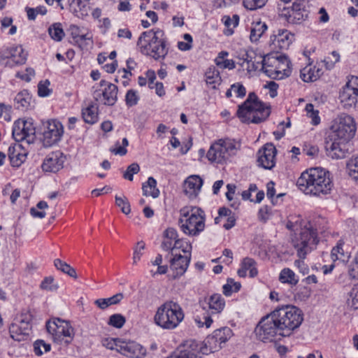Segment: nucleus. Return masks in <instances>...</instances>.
Listing matches in <instances>:
<instances>
[{"instance_id": "1", "label": "nucleus", "mask_w": 358, "mask_h": 358, "mask_svg": "<svg viewBox=\"0 0 358 358\" xmlns=\"http://www.w3.org/2000/svg\"><path fill=\"white\" fill-rule=\"evenodd\" d=\"M296 185L304 194L315 196L327 195L333 187L330 173L320 167L303 171L298 178Z\"/></svg>"}, {"instance_id": "2", "label": "nucleus", "mask_w": 358, "mask_h": 358, "mask_svg": "<svg viewBox=\"0 0 358 358\" xmlns=\"http://www.w3.org/2000/svg\"><path fill=\"white\" fill-rule=\"evenodd\" d=\"M137 45L142 54L155 60L164 59L169 50L165 33L159 28L143 31L138 38Z\"/></svg>"}, {"instance_id": "3", "label": "nucleus", "mask_w": 358, "mask_h": 358, "mask_svg": "<svg viewBox=\"0 0 358 358\" xmlns=\"http://www.w3.org/2000/svg\"><path fill=\"white\" fill-rule=\"evenodd\" d=\"M178 225L188 236H198L206 227L205 212L197 206H185L180 210Z\"/></svg>"}, {"instance_id": "4", "label": "nucleus", "mask_w": 358, "mask_h": 358, "mask_svg": "<svg viewBox=\"0 0 358 358\" xmlns=\"http://www.w3.org/2000/svg\"><path fill=\"white\" fill-rule=\"evenodd\" d=\"M270 114V105L259 101L255 94L252 93L237 110V115L241 120L248 123H260L265 121Z\"/></svg>"}, {"instance_id": "5", "label": "nucleus", "mask_w": 358, "mask_h": 358, "mask_svg": "<svg viewBox=\"0 0 358 358\" xmlns=\"http://www.w3.org/2000/svg\"><path fill=\"white\" fill-rule=\"evenodd\" d=\"M272 313L278 322L283 337L292 334L303 321L302 310L294 306H282L275 308Z\"/></svg>"}, {"instance_id": "6", "label": "nucleus", "mask_w": 358, "mask_h": 358, "mask_svg": "<svg viewBox=\"0 0 358 358\" xmlns=\"http://www.w3.org/2000/svg\"><path fill=\"white\" fill-rule=\"evenodd\" d=\"M184 317V312L178 303L166 301L157 308L154 322L163 329L172 330L178 327Z\"/></svg>"}, {"instance_id": "7", "label": "nucleus", "mask_w": 358, "mask_h": 358, "mask_svg": "<svg viewBox=\"0 0 358 358\" xmlns=\"http://www.w3.org/2000/svg\"><path fill=\"white\" fill-rule=\"evenodd\" d=\"M319 243L316 229L310 222L304 223L299 234H295L292 238V245L296 251L297 256L305 259L306 255L315 248Z\"/></svg>"}, {"instance_id": "8", "label": "nucleus", "mask_w": 358, "mask_h": 358, "mask_svg": "<svg viewBox=\"0 0 358 358\" xmlns=\"http://www.w3.org/2000/svg\"><path fill=\"white\" fill-rule=\"evenodd\" d=\"M240 145L234 139H219L213 143L206 155L211 163L224 164L239 150Z\"/></svg>"}, {"instance_id": "9", "label": "nucleus", "mask_w": 358, "mask_h": 358, "mask_svg": "<svg viewBox=\"0 0 358 358\" xmlns=\"http://www.w3.org/2000/svg\"><path fill=\"white\" fill-rule=\"evenodd\" d=\"M356 129L354 118L348 114L342 113L334 120L331 127L329 138L348 141L355 134Z\"/></svg>"}, {"instance_id": "10", "label": "nucleus", "mask_w": 358, "mask_h": 358, "mask_svg": "<svg viewBox=\"0 0 358 358\" xmlns=\"http://www.w3.org/2000/svg\"><path fill=\"white\" fill-rule=\"evenodd\" d=\"M271 312L264 317L255 328V333L259 340L262 342L274 341L277 336H282L277 320Z\"/></svg>"}, {"instance_id": "11", "label": "nucleus", "mask_w": 358, "mask_h": 358, "mask_svg": "<svg viewBox=\"0 0 358 358\" xmlns=\"http://www.w3.org/2000/svg\"><path fill=\"white\" fill-rule=\"evenodd\" d=\"M307 3L308 2L306 0H296L292 6H283L282 7V4L280 3L278 4V9L280 11V15L289 23H300L308 17Z\"/></svg>"}, {"instance_id": "12", "label": "nucleus", "mask_w": 358, "mask_h": 358, "mask_svg": "<svg viewBox=\"0 0 358 358\" xmlns=\"http://www.w3.org/2000/svg\"><path fill=\"white\" fill-rule=\"evenodd\" d=\"M338 99L345 109L356 106L358 101V77H348V82L340 90Z\"/></svg>"}, {"instance_id": "13", "label": "nucleus", "mask_w": 358, "mask_h": 358, "mask_svg": "<svg viewBox=\"0 0 358 358\" xmlns=\"http://www.w3.org/2000/svg\"><path fill=\"white\" fill-rule=\"evenodd\" d=\"M42 132V143L45 148L51 147L57 144L64 134L62 124L56 120H48L43 123Z\"/></svg>"}, {"instance_id": "14", "label": "nucleus", "mask_w": 358, "mask_h": 358, "mask_svg": "<svg viewBox=\"0 0 358 358\" xmlns=\"http://www.w3.org/2000/svg\"><path fill=\"white\" fill-rule=\"evenodd\" d=\"M269 64L266 74L273 79H283L291 73V62L285 55L271 57Z\"/></svg>"}, {"instance_id": "15", "label": "nucleus", "mask_w": 358, "mask_h": 358, "mask_svg": "<svg viewBox=\"0 0 358 358\" xmlns=\"http://www.w3.org/2000/svg\"><path fill=\"white\" fill-rule=\"evenodd\" d=\"M99 85L101 89L94 91V98L104 105L113 106L117 99V87L106 80H101Z\"/></svg>"}, {"instance_id": "16", "label": "nucleus", "mask_w": 358, "mask_h": 358, "mask_svg": "<svg viewBox=\"0 0 358 358\" xmlns=\"http://www.w3.org/2000/svg\"><path fill=\"white\" fill-rule=\"evenodd\" d=\"M30 321V315H22L20 319L17 320L10 326L9 332L10 336L16 341L23 340L24 336L29 334L31 328Z\"/></svg>"}, {"instance_id": "17", "label": "nucleus", "mask_w": 358, "mask_h": 358, "mask_svg": "<svg viewBox=\"0 0 358 358\" xmlns=\"http://www.w3.org/2000/svg\"><path fill=\"white\" fill-rule=\"evenodd\" d=\"M294 41V35L287 29L273 31L270 37L269 45L273 50H287Z\"/></svg>"}, {"instance_id": "18", "label": "nucleus", "mask_w": 358, "mask_h": 358, "mask_svg": "<svg viewBox=\"0 0 358 358\" xmlns=\"http://www.w3.org/2000/svg\"><path fill=\"white\" fill-rule=\"evenodd\" d=\"M277 150L273 143H266L257 152V164L265 169L271 170L275 165Z\"/></svg>"}, {"instance_id": "19", "label": "nucleus", "mask_w": 358, "mask_h": 358, "mask_svg": "<svg viewBox=\"0 0 358 358\" xmlns=\"http://www.w3.org/2000/svg\"><path fill=\"white\" fill-rule=\"evenodd\" d=\"M35 129L30 122L17 120L13 127V136L17 141H26L31 143L34 139Z\"/></svg>"}, {"instance_id": "20", "label": "nucleus", "mask_w": 358, "mask_h": 358, "mask_svg": "<svg viewBox=\"0 0 358 358\" xmlns=\"http://www.w3.org/2000/svg\"><path fill=\"white\" fill-rule=\"evenodd\" d=\"M232 336V330L228 327L216 329L211 336L206 338V345L212 350L217 351L221 348V344L226 343Z\"/></svg>"}, {"instance_id": "21", "label": "nucleus", "mask_w": 358, "mask_h": 358, "mask_svg": "<svg viewBox=\"0 0 358 358\" xmlns=\"http://www.w3.org/2000/svg\"><path fill=\"white\" fill-rule=\"evenodd\" d=\"M67 322L59 318H54L46 323L48 332L52 335V339L56 343H60L67 336Z\"/></svg>"}, {"instance_id": "22", "label": "nucleus", "mask_w": 358, "mask_h": 358, "mask_svg": "<svg viewBox=\"0 0 358 358\" xmlns=\"http://www.w3.org/2000/svg\"><path fill=\"white\" fill-rule=\"evenodd\" d=\"M65 159L66 156L59 150L53 152L45 157L41 168L45 172H57L63 168Z\"/></svg>"}, {"instance_id": "23", "label": "nucleus", "mask_w": 358, "mask_h": 358, "mask_svg": "<svg viewBox=\"0 0 358 358\" xmlns=\"http://www.w3.org/2000/svg\"><path fill=\"white\" fill-rule=\"evenodd\" d=\"M118 352L130 358H141L145 355L146 350L142 345L134 341L122 340Z\"/></svg>"}, {"instance_id": "24", "label": "nucleus", "mask_w": 358, "mask_h": 358, "mask_svg": "<svg viewBox=\"0 0 358 358\" xmlns=\"http://www.w3.org/2000/svg\"><path fill=\"white\" fill-rule=\"evenodd\" d=\"M170 260V268L173 271V278L182 275L187 271L191 260V255H174Z\"/></svg>"}, {"instance_id": "25", "label": "nucleus", "mask_w": 358, "mask_h": 358, "mask_svg": "<svg viewBox=\"0 0 358 358\" xmlns=\"http://www.w3.org/2000/svg\"><path fill=\"white\" fill-rule=\"evenodd\" d=\"M203 185L202 179L198 176L188 177L184 184V192L189 199H194L197 197Z\"/></svg>"}, {"instance_id": "26", "label": "nucleus", "mask_w": 358, "mask_h": 358, "mask_svg": "<svg viewBox=\"0 0 358 358\" xmlns=\"http://www.w3.org/2000/svg\"><path fill=\"white\" fill-rule=\"evenodd\" d=\"M201 348L193 341L187 342L184 349L174 352L167 358H200Z\"/></svg>"}, {"instance_id": "27", "label": "nucleus", "mask_w": 358, "mask_h": 358, "mask_svg": "<svg viewBox=\"0 0 358 358\" xmlns=\"http://www.w3.org/2000/svg\"><path fill=\"white\" fill-rule=\"evenodd\" d=\"M206 306H203V309H208L211 314H217L221 313L224 306L225 301L220 294H214L204 299Z\"/></svg>"}, {"instance_id": "28", "label": "nucleus", "mask_w": 358, "mask_h": 358, "mask_svg": "<svg viewBox=\"0 0 358 358\" xmlns=\"http://www.w3.org/2000/svg\"><path fill=\"white\" fill-rule=\"evenodd\" d=\"M331 143H327V150L330 152L332 158L343 159L347 153L346 143L348 141H343L339 139H331Z\"/></svg>"}, {"instance_id": "29", "label": "nucleus", "mask_w": 358, "mask_h": 358, "mask_svg": "<svg viewBox=\"0 0 358 358\" xmlns=\"http://www.w3.org/2000/svg\"><path fill=\"white\" fill-rule=\"evenodd\" d=\"M178 238V234L176 229L172 227L167 228L163 232L161 244L162 248L165 251H171V255H173L174 243Z\"/></svg>"}, {"instance_id": "30", "label": "nucleus", "mask_w": 358, "mask_h": 358, "mask_svg": "<svg viewBox=\"0 0 358 358\" xmlns=\"http://www.w3.org/2000/svg\"><path fill=\"white\" fill-rule=\"evenodd\" d=\"M322 74V68L319 65H309L301 70L300 77L304 82H313L320 78Z\"/></svg>"}, {"instance_id": "31", "label": "nucleus", "mask_w": 358, "mask_h": 358, "mask_svg": "<svg viewBox=\"0 0 358 358\" xmlns=\"http://www.w3.org/2000/svg\"><path fill=\"white\" fill-rule=\"evenodd\" d=\"M266 24L262 21L253 22L250 26V40L252 43H257L267 30Z\"/></svg>"}, {"instance_id": "32", "label": "nucleus", "mask_w": 358, "mask_h": 358, "mask_svg": "<svg viewBox=\"0 0 358 358\" xmlns=\"http://www.w3.org/2000/svg\"><path fill=\"white\" fill-rule=\"evenodd\" d=\"M82 116L86 123L93 124L99 120L98 106L96 103H90L82 110Z\"/></svg>"}, {"instance_id": "33", "label": "nucleus", "mask_w": 358, "mask_h": 358, "mask_svg": "<svg viewBox=\"0 0 358 358\" xmlns=\"http://www.w3.org/2000/svg\"><path fill=\"white\" fill-rule=\"evenodd\" d=\"M344 243L340 240L336 246H334L331 252V259L335 262L340 261L342 262H348L350 258V253L343 249Z\"/></svg>"}, {"instance_id": "34", "label": "nucleus", "mask_w": 358, "mask_h": 358, "mask_svg": "<svg viewBox=\"0 0 358 358\" xmlns=\"http://www.w3.org/2000/svg\"><path fill=\"white\" fill-rule=\"evenodd\" d=\"M270 59L271 57H262L255 54L251 66H246V69L248 72L262 70L266 73V71L269 67Z\"/></svg>"}, {"instance_id": "35", "label": "nucleus", "mask_w": 358, "mask_h": 358, "mask_svg": "<svg viewBox=\"0 0 358 358\" xmlns=\"http://www.w3.org/2000/svg\"><path fill=\"white\" fill-rule=\"evenodd\" d=\"M206 82L213 89H216L222 82L220 71L215 66L209 67L205 73Z\"/></svg>"}, {"instance_id": "36", "label": "nucleus", "mask_w": 358, "mask_h": 358, "mask_svg": "<svg viewBox=\"0 0 358 358\" xmlns=\"http://www.w3.org/2000/svg\"><path fill=\"white\" fill-rule=\"evenodd\" d=\"M4 55L6 57H10V62L17 65L24 64L27 59L26 54L24 53L23 49L20 46L12 48Z\"/></svg>"}, {"instance_id": "37", "label": "nucleus", "mask_w": 358, "mask_h": 358, "mask_svg": "<svg viewBox=\"0 0 358 358\" xmlns=\"http://www.w3.org/2000/svg\"><path fill=\"white\" fill-rule=\"evenodd\" d=\"M229 52L227 51H221L214 59L215 64L222 69L232 70L235 69L236 64L233 59H228Z\"/></svg>"}, {"instance_id": "38", "label": "nucleus", "mask_w": 358, "mask_h": 358, "mask_svg": "<svg viewBox=\"0 0 358 358\" xmlns=\"http://www.w3.org/2000/svg\"><path fill=\"white\" fill-rule=\"evenodd\" d=\"M15 107L17 109L25 110L29 108L31 101V96L27 90L20 92L15 97Z\"/></svg>"}, {"instance_id": "39", "label": "nucleus", "mask_w": 358, "mask_h": 358, "mask_svg": "<svg viewBox=\"0 0 358 358\" xmlns=\"http://www.w3.org/2000/svg\"><path fill=\"white\" fill-rule=\"evenodd\" d=\"M123 298L124 296L122 293H117L109 298L98 299L94 301V304L100 309L104 310L110 306L119 303Z\"/></svg>"}, {"instance_id": "40", "label": "nucleus", "mask_w": 358, "mask_h": 358, "mask_svg": "<svg viewBox=\"0 0 358 358\" xmlns=\"http://www.w3.org/2000/svg\"><path fill=\"white\" fill-rule=\"evenodd\" d=\"M142 189L145 196H151L157 198L159 195V190L157 188V181L152 177H149L147 182L143 184Z\"/></svg>"}, {"instance_id": "41", "label": "nucleus", "mask_w": 358, "mask_h": 358, "mask_svg": "<svg viewBox=\"0 0 358 358\" xmlns=\"http://www.w3.org/2000/svg\"><path fill=\"white\" fill-rule=\"evenodd\" d=\"M222 22L226 27L224 34L226 36H231L234 34V28L238 25L239 16L234 15L232 17H230L229 16L224 15L222 18Z\"/></svg>"}, {"instance_id": "42", "label": "nucleus", "mask_w": 358, "mask_h": 358, "mask_svg": "<svg viewBox=\"0 0 358 358\" xmlns=\"http://www.w3.org/2000/svg\"><path fill=\"white\" fill-rule=\"evenodd\" d=\"M279 280L283 283H288L291 285H296L299 282L294 271L289 268H283L280 271Z\"/></svg>"}, {"instance_id": "43", "label": "nucleus", "mask_w": 358, "mask_h": 358, "mask_svg": "<svg viewBox=\"0 0 358 358\" xmlns=\"http://www.w3.org/2000/svg\"><path fill=\"white\" fill-rule=\"evenodd\" d=\"M48 34L52 39L60 41L65 36V33L60 23H55L48 28Z\"/></svg>"}, {"instance_id": "44", "label": "nucleus", "mask_w": 358, "mask_h": 358, "mask_svg": "<svg viewBox=\"0 0 358 358\" xmlns=\"http://www.w3.org/2000/svg\"><path fill=\"white\" fill-rule=\"evenodd\" d=\"M303 221L300 215H290L286 223V227L290 231H295L301 229Z\"/></svg>"}, {"instance_id": "45", "label": "nucleus", "mask_w": 358, "mask_h": 358, "mask_svg": "<svg viewBox=\"0 0 358 358\" xmlns=\"http://www.w3.org/2000/svg\"><path fill=\"white\" fill-rule=\"evenodd\" d=\"M241 287L240 282H235L232 278H228L227 283L222 287L223 294L227 296H229L232 293L238 292Z\"/></svg>"}, {"instance_id": "46", "label": "nucleus", "mask_w": 358, "mask_h": 358, "mask_svg": "<svg viewBox=\"0 0 358 358\" xmlns=\"http://www.w3.org/2000/svg\"><path fill=\"white\" fill-rule=\"evenodd\" d=\"M192 248L191 243L185 238H178L175 241L174 250L177 249L181 250L185 254V255H191Z\"/></svg>"}, {"instance_id": "47", "label": "nucleus", "mask_w": 358, "mask_h": 358, "mask_svg": "<svg viewBox=\"0 0 358 358\" xmlns=\"http://www.w3.org/2000/svg\"><path fill=\"white\" fill-rule=\"evenodd\" d=\"M350 176L358 182V155L353 156L347 164Z\"/></svg>"}, {"instance_id": "48", "label": "nucleus", "mask_w": 358, "mask_h": 358, "mask_svg": "<svg viewBox=\"0 0 358 358\" xmlns=\"http://www.w3.org/2000/svg\"><path fill=\"white\" fill-rule=\"evenodd\" d=\"M8 158L10 162V164L13 167H18L20 166L22 163L25 159V155H22L19 152H16V151L13 149V150H11L10 148L8 150Z\"/></svg>"}, {"instance_id": "49", "label": "nucleus", "mask_w": 358, "mask_h": 358, "mask_svg": "<svg viewBox=\"0 0 358 358\" xmlns=\"http://www.w3.org/2000/svg\"><path fill=\"white\" fill-rule=\"evenodd\" d=\"M340 61V55L336 51H332L328 56H327L322 62L324 63L326 69L331 70L334 67V65Z\"/></svg>"}, {"instance_id": "50", "label": "nucleus", "mask_w": 358, "mask_h": 358, "mask_svg": "<svg viewBox=\"0 0 358 358\" xmlns=\"http://www.w3.org/2000/svg\"><path fill=\"white\" fill-rule=\"evenodd\" d=\"M307 116L311 119V123L313 125H317L320 122L319 111L314 110V106L312 103H308L306 106Z\"/></svg>"}, {"instance_id": "51", "label": "nucleus", "mask_w": 358, "mask_h": 358, "mask_svg": "<svg viewBox=\"0 0 358 358\" xmlns=\"http://www.w3.org/2000/svg\"><path fill=\"white\" fill-rule=\"evenodd\" d=\"M242 263L243 266L245 268L247 271H249L251 278H254L257 275L258 271L256 267V262L254 259L247 257L243 259Z\"/></svg>"}, {"instance_id": "52", "label": "nucleus", "mask_w": 358, "mask_h": 358, "mask_svg": "<svg viewBox=\"0 0 358 358\" xmlns=\"http://www.w3.org/2000/svg\"><path fill=\"white\" fill-rule=\"evenodd\" d=\"M115 204L121 208L123 213L128 215L131 212L130 203L127 198L124 196H115Z\"/></svg>"}, {"instance_id": "53", "label": "nucleus", "mask_w": 358, "mask_h": 358, "mask_svg": "<svg viewBox=\"0 0 358 358\" xmlns=\"http://www.w3.org/2000/svg\"><path fill=\"white\" fill-rule=\"evenodd\" d=\"M268 0H243V4L244 7L250 10H255L263 8Z\"/></svg>"}, {"instance_id": "54", "label": "nucleus", "mask_w": 358, "mask_h": 358, "mask_svg": "<svg viewBox=\"0 0 358 358\" xmlns=\"http://www.w3.org/2000/svg\"><path fill=\"white\" fill-rule=\"evenodd\" d=\"M50 345L46 343L43 340H37L34 343V351L38 356H41L43 352H47L50 350Z\"/></svg>"}, {"instance_id": "55", "label": "nucleus", "mask_w": 358, "mask_h": 358, "mask_svg": "<svg viewBox=\"0 0 358 358\" xmlns=\"http://www.w3.org/2000/svg\"><path fill=\"white\" fill-rule=\"evenodd\" d=\"M128 145L129 142L127 138H124L122 141V145L120 144L119 141L116 142L115 145V147L110 148V151L115 155L123 156L127 152L126 147L128 146Z\"/></svg>"}, {"instance_id": "56", "label": "nucleus", "mask_w": 358, "mask_h": 358, "mask_svg": "<svg viewBox=\"0 0 358 358\" xmlns=\"http://www.w3.org/2000/svg\"><path fill=\"white\" fill-rule=\"evenodd\" d=\"M71 34L76 42L89 39L85 31L76 25H71L69 29Z\"/></svg>"}, {"instance_id": "57", "label": "nucleus", "mask_w": 358, "mask_h": 358, "mask_svg": "<svg viewBox=\"0 0 358 358\" xmlns=\"http://www.w3.org/2000/svg\"><path fill=\"white\" fill-rule=\"evenodd\" d=\"M139 99V96L136 91L134 90H129L125 96L126 105L128 107L136 106L138 103Z\"/></svg>"}, {"instance_id": "58", "label": "nucleus", "mask_w": 358, "mask_h": 358, "mask_svg": "<svg viewBox=\"0 0 358 358\" xmlns=\"http://www.w3.org/2000/svg\"><path fill=\"white\" fill-rule=\"evenodd\" d=\"M50 82L48 80H45L39 82L38 84V94L41 97H45L49 96L52 90L49 88Z\"/></svg>"}, {"instance_id": "59", "label": "nucleus", "mask_w": 358, "mask_h": 358, "mask_svg": "<svg viewBox=\"0 0 358 358\" xmlns=\"http://www.w3.org/2000/svg\"><path fill=\"white\" fill-rule=\"evenodd\" d=\"M126 322L125 317L121 314L112 315L108 320V324L115 328H121Z\"/></svg>"}, {"instance_id": "60", "label": "nucleus", "mask_w": 358, "mask_h": 358, "mask_svg": "<svg viewBox=\"0 0 358 358\" xmlns=\"http://www.w3.org/2000/svg\"><path fill=\"white\" fill-rule=\"evenodd\" d=\"M121 339L105 338L102 339V345L109 350H115L118 352L119 345H120Z\"/></svg>"}, {"instance_id": "61", "label": "nucleus", "mask_w": 358, "mask_h": 358, "mask_svg": "<svg viewBox=\"0 0 358 358\" xmlns=\"http://www.w3.org/2000/svg\"><path fill=\"white\" fill-rule=\"evenodd\" d=\"M40 287L46 291L53 292L57 289L58 285L54 282L52 276L45 277L41 283Z\"/></svg>"}, {"instance_id": "62", "label": "nucleus", "mask_w": 358, "mask_h": 358, "mask_svg": "<svg viewBox=\"0 0 358 358\" xmlns=\"http://www.w3.org/2000/svg\"><path fill=\"white\" fill-rule=\"evenodd\" d=\"M183 38L186 41V42L178 41L177 45L178 48L182 51L189 50L192 47V36L189 34H185L183 35Z\"/></svg>"}, {"instance_id": "63", "label": "nucleus", "mask_w": 358, "mask_h": 358, "mask_svg": "<svg viewBox=\"0 0 358 358\" xmlns=\"http://www.w3.org/2000/svg\"><path fill=\"white\" fill-rule=\"evenodd\" d=\"M139 171V165L136 163H133L127 167L126 171L123 174V177L129 181H132L134 175L138 173Z\"/></svg>"}, {"instance_id": "64", "label": "nucleus", "mask_w": 358, "mask_h": 358, "mask_svg": "<svg viewBox=\"0 0 358 358\" xmlns=\"http://www.w3.org/2000/svg\"><path fill=\"white\" fill-rule=\"evenodd\" d=\"M303 153L310 158H315L319 154V148L316 145L306 143L303 148Z\"/></svg>"}]
</instances>
